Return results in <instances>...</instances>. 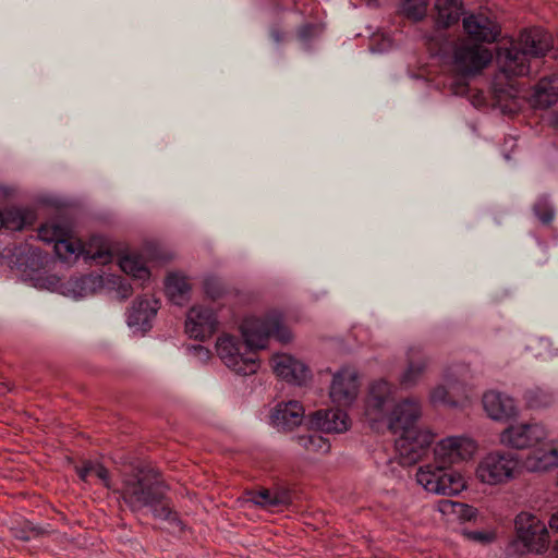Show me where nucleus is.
I'll list each match as a JSON object with an SVG mask.
<instances>
[{
	"label": "nucleus",
	"mask_w": 558,
	"mask_h": 558,
	"mask_svg": "<svg viewBox=\"0 0 558 558\" xmlns=\"http://www.w3.org/2000/svg\"><path fill=\"white\" fill-rule=\"evenodd\" d=\"M242 337L223 335L216 342V351L223 364L239 375L255 374L259 367L256 350L264 349L270 337L282 343L292 339V332L283 324L282 314L268 312L263 317H250L241 325Z\"/></svg>",
	"instance_id": "obj_1"
},
{
	"label": "nucleus",
	"mask_w": 558,
	"mask_h": 558,
	"mask_svg": "<svg viewBox=\"0 0 558 558\" xmlns=\"http://www.w3.org/2000/svg\"><path fill=\"white\" fill-rule=\"evenodd\" d=\"M475 441L468 437L451 436L440 440L434 448V464L428 463L418 468L416 482L425 490L444 496H456L466 483L461 473L450 466L470 459L476 451Z\"/></svg>",
	"instance_id": "obj_2"
},
{
	"label": "nucleus",
	"mask_w": 558,
	"mask_h": 558,
	"mask_svg": "<svg viewBox=\"0 0 558 558\" xmlns=\"http://www.w3.org/2000/svg\"><path fill=\"white\" fill-rule=\"evenodd\" d=\"M168 489L157 470L143 468L123 481L121 496L133 512L149 508L156 519L165 520L182 531L184 524L167 498Z\"/></svg>",
	"instance_id": "obj_3"
},
{
	"label": "nucleus",
	"mask_w": 558,
	"mask_h": 558,
	"mask_svg": "<svg viewBox=\"0 0 558 558\" xmlns=\"http://www.w3.org/2000/svg\"><path fill=\"white\" fill-rule=\"evenodd\" d=\"M395 392L396 389L388 381L384 379L374 381L366 399V420L372 427L379 423H386L393 434L416 428V422L421 416L420 402L416 399L407 398L396 403Z\"/></svg>",
	"instance_id": "obj_4"
},
{
	"label": "nucleus",
	"mask_w": 558,
	"mask_h": 558,
	"mask_svg": "<svg viewBox=\"0 0 558 558\" xmlns=\"http://www.w3.org/2000/svg\"><path fill=\"white\" fill-rule=\"evenodd\" d=\"M551 48L550 35L542 28L521 32L519 40L497 49L496 62L508 78L531 73L530 58L544 57Z\"/></svg>",
	"instance_id": "obj_5"
},
{
	"label": "nucleus",
	"mask_w": 558,
	"mask_h": 558,
	"mask_svg": "<svg viewBox=\"0 0 558 558\" xmlns=\"http://www.w3.org/2000/svg\"><path fill=\"white\" fill-rule=\"evenodd\" d=\"M69 230L59 225L47 223L39 228L38 238L47 243H54V252L59 258L66 260L70 256L83 255L100 265H107L112 260V252L109 243L100 235H94L85 243L71 240Z\"/></svg>",
	"instance_id": "obj_6"
},
{
	"label": "nucleus",
	"mask_w": 558,
	"mask_h": 558,
	"mask_svg": "<svg viewBox=\"0 0 558 558\" xmlns=\"http://www.w3.org/2000/svg\"><path fill=\"white\" fill-rule=\"evenodd\" d=\"M490 51L480 45L461 40L453 45L451 63L453 70L461 75L452 82L450 89L454 95H464L468 92L465 76L482 71L492 60Z\"/></svg>",
	"instance_id": "obj_7"
},
{
	"label": "nucleus",
	"mask_w": 558,
	"mask_h": 558,
	"mask_svg": "<svg viewBox=\"0 0 558 558\" xmlns=\"http://www.w3.org/2000/svg\"><path fill=\"white\" fill-rule=\"evenodd\" d=\"M520 470L521 460L517 453L494 450L478 462L476 477L484 484L500 485L515 478Z\"/></svg>",
	"instance_id": "obj_8"
},
{
	"label": "nucleus",
	"mask_w": 558,
	"mask_h": 558,
	"mask_svg": "<svg viewBox=\"0 0 558 558\" xmlns=\"http://www.w3.org/2000/svg\"><path fill=\"white\" fill-rule=\"evenodd\" d=\"M547 428L535 421L510 424L499 434V442L507 448L524 450L545 445Z\"/></svg>",
	"instance_id": "obj_9"
},
{
	"label": "nucleus",
	"mask_w": 558,
	"mask_h": 558,
	"mask_svg": "<svg viewBox=\"0 0 558 558\" xmlns=\"http://www.w3.org/2000/svg\"><path fill=\"white\" fill-rule=\"evenodd\" d=\"M395 447L399 463L410 466L418 462L429 451L434 434L420 428H410L399 433Z\"/></svg>",
	"instance_id": "obj_10"
},
{
	"label": "nucleus",
	"mask_w": 558,
	"mask_h": 558,
	"mask_svg": "<svg viewBox=\"0 0 558 558\" xmlns=\"http://www.w3.org/2000/svg\"><path fill=\"white\" fill-rule=\"evenodd\" d=\"M518 542L514 546H522V550L542 553L549 543V532L546 524L536 515L521 512L515 518Z\"/></svg>",
	"instance_id": "obj_11"
},
{
	"label": "nucleus",
	"mask_w": 558,
	"mask_h": 558,
	"mask_svg": "<svg viewBox=\"0 0 558 558\" xmlns=\"http://www.w3.org/2000/svg\"><path fill=\"white\" fill-rule=\"evenodd\" d=\"M218 319L216 313L208 307L193 306L186 317L185 331L194 339L205 340L217 330Z\"/></svg>",
	"instance_id": "obj_12"
},
{
	"label": "nucleus",
	"mask_w": 558,
	"mask_h": 558,
	"mask_svg": "<svg viewBox=\"0 0 558 558\" xmlns=\"http://www.w3.org/2000/svg\"><path fill=\"white\" fill-rule=\"evenodd\" d=\"M357 391V376L353 369L343 367L333 375L329 391L333 403L339 407L350 405L355 400Z\"/></svg>",
	"instance_id": "obj_13"
},
{
	"label": "nucleus",
	"mask_w": 558,
	"mask_h": 558,
	"mask_svg": "<svg viewBox=\"0 0 558 558\" xmlns=\"http://www.w3.org/2000/svg\"><path fill=\"white\" fill-rule=\"evenodd\" d=\"M463 28L472 40L480 43H493L500 35L498 23L483 13L465 16Z\"/></svg>",
	"instance_id": "obj_14"
},
{
	"label": "nucleus",
	"mask_w": 558,
	"mask_h": 558,
	"mask_svg": "<svg viewBox=\"0 0 558 558\" xmlns=\"http://www.w3.org/2000/svg\"><path fill=\"white\" fill-rule=\"evenodd\" d=\"M274 371L278 377L299 386L311 377V372L303 362L287 354L274 357Z\"/></svg>",
	"instance_id": "obj_15"
},
{
	"label": "nucleus",
	"mask_w": 558,
	"mask_h": 558,
	"mask_svg": "<svg viewBox=\"0 0 558 558\" xmlns=\"http://www.w3.org/2000/svg\"><path fill=\"white\" fill-rule=\"evenodd\" d=\"M310 423L312 427L324 433H343L349 428L348 414L339 408L312 413Z\"/></svg>",
	"instance_id": "obj_16"
},
{
	"label": "nucleus",
	"mask_w": 558,
	"mask_h": 558,
	"mask_svg": "<svg viewBox=\"0 0 558 558\" xmlns=\"http://www.w3.org/2000/svg\"><path fill=\"white\" fill-rule=\"evenodd\" d=\"M483 407L487 415L495 421L513 417L517 414L514 400L498 391H488L483 396Z\"/></svg>",
	"instance_id": "obj_17"
},
{
	"label": "nucleus",
	"mask_w": 558,
	"mask_h": 558,
	"mask_svg": "<svg viewBox=\"0 0 558 558\" xmlns=\"http://www.w3.org/2000/svg\"><path fill=\"white\" fill-rule=\"evenodd\" d=\"M429 357L418 347L410 348L408 351V366L400 376V384L405 388H411L417 385L423 377Z\"/></svg>",
	"instance_id": "obj_18"
},
{
	"label": "nucleus",
	"mask_w": 558,
	"mask_h": 558,
	"mask_svg": "<svg viewBox=\"0 0 558 558\" xmlns=\"http://www.w3.org/2000/svg\"><path fill=\"white\" fill-rule=\"evenodd\" d=\"M304 417V408L299 401L279 403L275 408L270 418L271 423L282 429H291L301 424Z\"/></svg>",
	"instance_id": "obj_19"
},
{
	"label": "nucleus",
	"mask_w": 558,
	"mask_h": 558,
	"mask_svg": "<svg viewBox=\"0 0 558 558\" xmlns=\"http://www.w3.org/2000/svg\"><path fill=\"white\" fill-rule=\"evenodd\" d=\"M102 278L97 275H86L82 277L70 278L60 284V292L63 295L73 299L84 298L93 294L101 288Z\"/></svg>",
	"instance_id": "obj_20"
},
{
	"label": "nucleus",
	"mask_w": 558,
	"mask_h": 558,
	"mask_svg": "<svg viewBox=\"0 0 558 558\" xmlns=\"http://www.w3.org/2000/svg\"><path fill=\"white\" fill-rule=\"evenodd\" d=\"M158 302L156 300L137 299L133 302L128 316V324L141 330L150 328V322L157 314Z\"/></svg>",
	"instance_id": "obj_21"
},
{
	"label": "nucleus",
	"mask_w": 558,
	"mask_h": 558,
	"mask_svg": "<svg viewBox=\"0 0 558 558\" xmlns=\"http://www.w3.org/2000/svg\"><path fill=\"white\" fill-rule=\"evenodd\" d=\"M36 220V213L31 208L10 207L0 211L1 229L20 231L32 226Z\"/></svg>",
	"instance_id": "obj_22"
},
{
	"label": "nucleus",
	"mask_w": 558,
	"mask_h": 558,
	"mask_svg": "<svg viewBox=\"0 0 558 558\" xmlns=\"http://www.w3.org/2000/svg\"><path fill=\"white\" fill-rule=\"evenodd\" d=\"M165 291L173 304L183 305L190 298L191 286L185 276L173 272L166 278Z\"/></svg>",
	"instance_id": "obj_23"
},
{
	"label": "nucleus",
	"mask_w": 558,
	"mask_h": 558,
	"mask_svg": "<svg viewBox=\"0 0 558 558\" xmlns=\"http://www.w3.org/2000/svg\"><path fill=\"white\" fill-rule=\"evenodd\" d=\"M534 102L538 108H548L558 101V76L539 80L534 92Z\"/></svg>",
	"instance_id": "obj_24"
},
{
	"label": "nucleus",
	"mask_w": 558,
	"mask_h": 558,
	"mask_svg": "<svg viewBox=\"0 0 558 558\" xmlns=\"http://www.w3.org/2000/svg\"><path fill=\"white\" fill-rule=\"evenodd\" d=\"M435 10L437 11V25L447 28L460 20L462 2L461 0H436Z\"/></svg>",
	"instance_id": "obj_25"
},
{
	"label": "nucleus",
	"mask_w": 558,
	"mask_h": 558,
	"mask_svg": "<svg viewBox=\"0 0 558 558\" xmlns=\"http://www.w3.org/2000/svg\"><path fill=\"white\" fill-rule=\"evenodd\" d=\"M119 266L123 272L140 281L143 286L150 277V271L145 265L143 257L138 254H125L119 260Z\"/></svg>",
	"instance_id": "obj_26"
},
{
	"label": "nucleus",
	"mask_w": 558,
	"mask_h": 558,
	"mask_svg": "<svg viewBox=\"0 0 558 558\" xmlns=\"http://www.w3.org/2000/svg\"><path fill=\"white\" fill-rule=\"evenodd\" d=\"M529 469L532 471H545L558 465V441L551 442L546 448H541L527 459Z\"/></svg>",
	"instance_id": "obj_27"
},
{
	"label": "nucleus",
	"mask_w": 558,
	"mask_h": 558,
	"mask_svg": "<svg viewBox=\"0 0 558 558\" xmlns=\"http://www.w3.org/2000/svg\"><path fill=\"white\" fill-rule=\"evenodd\" d=\"M295 441L311 452L327 453L330 450L329 441L317 432L299 435Z\"/></svg>",
	"instance_id": "obj_28"
},
{
	"label": "nucleus",
	"mask_w": 558,
	"mask_h": 558,
	"mask_svg": "<svg viewBox=\"0 0 558 558\" xmlns=\"http://www.w3.org/2000/svg\"><path fill=\"white\" fill-rule=\"evenodd\" d=\"M524 397L527 405L532 409L547 408L555 400L551 392L542 388L530 389L525 392Z\"/></svg>",
	"instance_id": "obj_29"
},
{
	"label": "nucleus",
	"mask_w": 558,
	"mask_h": 558,
	"mask_svg": "<svg viewBox=\"0 0 558 558\" xmlns=\"http://www.w3.org/2000/svg\"><path fill=\"white\" fill-rule=\"evenodd\" d=\"M444 381L446 385H438L430 391V401L434 404L442 403V404H451V400L449 398V390L454 389L457 380L451 379L449 373L444 375Z\"/></svg>",
	"instance_id": "obj_30"
},
{
	"label": "nucleus",
	"mask_w": 558,
	"mask_h": 558,
	"mask_svg": "<svg viewBox=\"0 0 558 558\" xmlns=\"http://www.w3.org/2000/svg\"><path fill=\"white\" fill-rule=\"evenodd\" d=\"M533 211L543 225H549L555 217V209L547 196H541L533 206Z\"/></svg>",
	"instance_id": "obj_31"
},
{
	"label": "nucleus",
	"mask_w": 558,
	"mask_h": 558,
	"mask_svg": "<svg viewBox=\"0 0 558 558\" xmlns=\"http://www.w3.org/2000/svg\"><path fill=\"white\" fill-rule=\"evenodd\" d=\"M203 288L205 294L211 300H217L221 298L226 292V288L222 280L216 276H207L204 279Z\"/></svg>",
	"instance_id": "obj_32"
},
{
	"label": "nucleus",
	"mask_w": 558,
	"mask_h": 558,
	"mask_svg": "<svg viewBox=\"0 0 558 558\" xmlns=\"http://www.w3.org/2000/svg\"><path fill=\"white\" fill-rule=\"evenodd\" d=\"M274 507L288 506L292 502L291 490L283 486H277L271 489Z\"/></svg>",
	"instance_id": "obj_33"
},
{
	"label": "nucleus",
	"mask_w": 558,
	"mask_h": 558,
	"mask_svg": "<svg viewBox=\"0 0 558 558\" xmlns=\"http://www.w3.org/2000/svg\"><path fill=\"white\" fill-rule=\"evenodd\" d=\"M251 500L260 507L264 508H275L272 505V493L271 489H260L252 494Z\"/></svg>",
	"instance_id": "obj_34"
},
{
	"label": "nucleus",
	"mask_w": 558,
	"mask_h": 558,
	"mask_svg": "<svg viewBox=\"0 0 558 558\" xmlns=\"http://www.w3.org/2000/svg\"><path fill=\"white\" fill-rule=\"evenodd\" d=\"M454 508V512L459 514V517L465 521H471L476 518L477 510L465 504H452Z\"/></svg>",
	"instance_id": "obj_35"
},
{
	"label": "nucleus",
	"mask_w": 558,
	"mask_h": 558,
	"mask_svg": "<svg viewBox=\"0 0 558 558\" xmlns=\"http://www.w3.org/2000/svg\"><path fill=\"white\" fill-rule=\"evenodd\" d=\"M463 535L473 542L488 544L494 539V534L484 531H463Z\"/></svg>",
	"instance_id": "obj_36"
},
{
	"label": "nucleus",
	"mask_w": 558,
	"mask_h": 558,
	"mask_svg": "<svg viewBox=\"0 0 558 558\" xmlns=\"http://www.w3.org/2000/svg\"><path fill=\"white\" fill-rule=\"evenodd\" d=\"M61 283L62 282H60L59 278L52 275L37 278V286L51 291L60 290Z\"/></svg>",
	"instance_id": "obj_37"
},
{
	"label": "nucleus",
	"mask_w": 558,
	"mask_h": 558,
	"mask_svg": "<svg viewBox=\"0 0 558 558\" xmlns=\"http://www.w3.org/2000/svg\"><path fill=\"white\" fill-rule=\"evenodd\" d=\"M132 293H133L132 286L128 281L121 280L117 288V294H118L119 299L125 300V299L130 298L132 295Z\"/></svg>",
	"instance_id": "obj_38"
},
{
	"label": "nucleus",
	"mask_w": 558,
	"mask_h": 558,
	"mask_svg": "<svg viewBox=\"0 0 558 558\" xmlns=\"http://www.w3.org/2000/svg\"><path fill=\"white\" fill-rule=\"evenodd\" d=\"M93 475L97 476L108 486L109 472L102 464L98 463L97 466H95Z\"/></svg>",
	"instance_id": "obj_39"
},
{
	"label": "nucleus",
	"mask_w": 558,
	"mask_h": 558,
	"mask_svg": "<svg viewBox=\"0 0 558 558\" xmlns=\"http://www.w3.org/2000/svg\"><path fill=\"white\" fill-rule=\"evenodd\" d=\"M41 529L31 526L28 531H24L23 534L20 536L21 539L29 541L33 536H37L41 534Z\"/></svg>",
	"instance_id": "obj_40"
},
{
	"label": "nucleus",
	"mask_w": 558,
	"mask_h": 558,
	"mask_svg": "<svg viewBox=\"0 0 558 558\" xmlns=\"http://www.w3.org/2000/svg\"><path fill=\"white\" fill-rule=\"evenodd\" d=\"M192 350L194 351L195 354H197L199 356V359L202 360H207L209 357V350H207L206 348H204L203 345L198 344V345H193L192 347Z\"/></svg>",
	"instance_id": "obj_41"
},
{
	"label": "nucleus",
	"mask_w": 558,
	"mask_h": 558,
	"mask_svg": "<svg viewBox=\"0 0 558 558\" xmlns=\"http://www.w3.org/2000/svg\"><path fill=\"white\" fill-rule=\"evenodd\" d=\"M270 37H271V38H272V40H274L275 43H277V44L281 43V41H282V39H283V35H282V33L280 32V29H279V28H276V27L271 28V31H270Z\"/></svg>",
	"instance_id": "obj_42"
},
{
	"label": "nucleus",
	"mask_w": 558,
	"mask_h": 558,
	"mask_svg": "<svg viewBox=\"0 0 558 558\" xmlns=\"http://www.w3.org/2000/svg\"><path fill=\"white\" fill-rule=\"evenodd\" d=\"M98 463H95L93 461H85L82 465L83 469H85L89 475L93 474L95 466H97Z\"/></svg>",
	"instance_id": "obj_43"
},
{
	"label": "nucleus",
	"mask_w": 558,
	"mask_h": 558,
	"mask_svg": "<svg viewBox=\"0 0 558 558\" xmlns=\"http://www.w3.org/2000/svg\"><path fill=\"white\" fill-rule=\"evenodd\" d=\"M76 471L82 481H86V478L89 476L88 472L82 466L77 468Z\"/></svg>",
	"instance_id": "obj_44"
},
{
	"label": "nucleus",
	"mask_w": 558,
	"mask_h": 558,
	"mask_svg": "<svg viewBox=\"0 0 558 558\" xmlns=\"http://www.w3.org/2000/svg\"><path fill=\"white\" fill-rule=\"evenodd\" d=\"M555 126H556V129L558 130V113H557V114H556V117H555Z\"/></svg>",
	"instance_id": "obj_45"
}]
</instances>
